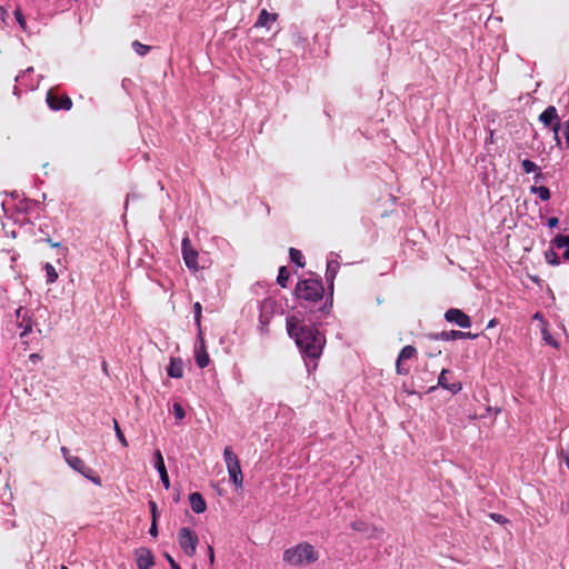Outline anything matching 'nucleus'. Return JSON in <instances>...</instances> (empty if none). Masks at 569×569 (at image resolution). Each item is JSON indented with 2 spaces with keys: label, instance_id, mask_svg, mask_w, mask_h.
Returning a JSON list of instances; mask_svg holds the SVG:
<instances>
[{
  "label": "nucleus",
  "instance_id": "f257e3e1",
  "mask_svg": "<svg viewBox=\"0 0 569 569\" xmlns=\"http://www.w3.org/2000/svg\"><path fill=\"white\" fill-rule=\"evenodd\" d=\"M286 327L305 356L311 359L321 356L326 339L315 326L305 325L297 316H291L287 318Z\"/></svg>",
  "mask_w": 569,
  "mask_h": 569
},
{
  "label": "nucleus",
  "instance_id": "f03ea898",
  "mask_svg": "<svg viewBox=\"0 0 569 569\" xmlns=\"http://www.w3.org/2000/svg\"><path fill=\"white\" fill-rule=\"evenodd\" d=\"M318 558V552L308 542L298 543L283 552V561L292 566L313 563Z\"/></svg>",
  "mask_w": 569,
  "mask_h": 569
},
{
  "label": "nucleus",
  "instance_id": "7ed1b4c3",
  "mask_svg": "<svg viewBox=\"0 0 569 569\" xmlns=\"http://www.w3.org/2000/svg\"><path fill=\"white\" fill-rule=\"evenodd\" d=\"M325 289L322 282L316 279H305L297 283L295 295L299 300L318 302L322 300Z\"/></svg>",
  "mask_w": 569,
  "mask_h": 569
},
{
  "label": "nucleus",
  "instance_id": "20e7f679",
  "mask_svg": "<svg viewBox=\"0 0 569 569\" xmlns=\"http://www.w3.org/2000/svg\"><path fill=\"white\" fill-rule=\"evenodd\" d=\"M223 458L231 482L237 488H242L243 476L240 467V460L238 456L232 451L231 447L224 448Z\"/></svg>",
  "mask_w": 569,
  "mask_h": 569
},
{
  "label": "nucleus",
  "instance_id": "39448f33",
  "mask_svg": "<svg viewBox=\"0 0 569 569\" xmlns=\"http://www.w3.org/2000/svg\"><path fill=\"white\" fill-rule=\"evenodd\" d=\"M178 542H179L180 548L183 550V552L188 557H192V556H194V553L197 551V545L199 542V538H198V535L193 530H191L187 527H183V528H180L178 531Z\"/></svg>",
  "mask_w": 569,
  "mask_h": 569
},
{
  "label": "nucleus",
  "instance_id": "423d86ee",
  "mask_svg": "<svg viewBox=\"0 0 569 569\" xmlns=\"http://www.w3.org/2000/svg\"><path fill=\"white\" fill-rule=\"evenodd\" d=\"M539 121L542 122L546 127L552 124V131L555 133V140L557 146L561 144L559 138V130L561 129V123L559 122V117L556 107L549 106L540 116Z\"/></svg>",
  "mask_w": 569,
  "mask_h": 569
},
{
  "label": "nucleus",
  "instance_id": "0eeeda50",
  "mask_svg": "<svg viewBox=\"0 0 569 569\" xmlns=\"http://www.w3.org/2000/svg\"><path fill=\"white\" fill-rule=\"evenodd\" d=\"M73 470L81 473L83 477L92 481L97 486H101V478L94 473V471L86 465V462L78 456L68 457L67 462Z\"/></svg>",
  "mask_w": 569,
  "mask_h": 569
},
{
  "label": "nucleus",
  "instance_id": "6e6552de",
  "mask_svg": "<svg viewBox=\"0 0 569 569\" xmlns=\"http://www.w3.org/2000/svg\"><path fill=\"white\" fill-rule=\"evenodd\" d=\"M47 103L50 109L58 111V110H70L72 108V100L69 96L57 94L52 89L48 91L47 93Z\"/></svg>",
  "mask_w": 569,
  "mask_h": 569
},
{
  "label": "nucleus",
  "instance_id": "1a4fd4ad",
  "mask_svg": "<svg viewBox=\"0 0 569 569\" xmlns=\"http://www.w3.org/2000/svg\"><path fill=\"white\" fill-rule=\"evenodd\" d=\"M181 251L186 266L189 269H198V251L192 248L191 240L188 236L182 239Z\"/></svg>",
  "mask_w": 569,
  "mask_h": 569
},
{
  "label": "nucleus",
  "instance_id": "9d476101",
  "mask_svg": "<svg viewBox=\"0 0 569 569\" xmlns=\"http://www.w3.org/2000/svg\"><path fill=\"white\" fill-rule=\"evenodd\" d=\"M445 319L448 322L455 323L460 328H470L471 327V319L470 317L465 313L462 310L457 308H450L445 313Z\"/></svg>",
  "mask_w": 569,
  "mask_h": 569
},
{
  "label": "nucleus",
  "instance_id": "9b49d317",
  "mask_svg": "<svg viewBox=\"0 0 569 569\" xmlns=\"http://www.w3.org/2000/svg\"><path fill=\"white\" fill-rule=\"evenodd\" d=\"M452 373L449 370L442 369L438 377V385L429 387V392L436 390L438 387L449 390L452 395H456L461 390L460 382H450Z\"/></svg>",
  "mask_w": 569,
  "mask_h": 569
},
{
  "label": "nucleus",
  "instance_id": "f8f14e48",
  "mask_svg": "<svg viewBox=\"0 0 569 569\" xmlns=\"http://www.w3.org/2000/svg\"><path fill=\"white\" fill-rule=\"evenodd\" d=\"M416 353L417 350L412 346H406L402 348L396 362L397 372L399 375H407L409 372L410 367L407 366L406 362L415 358Z\"/></svg>",
  "mask_w": 569,
  "mask_h": 569
},
{
  "label": "nucleus",
  "instance_id": "ddd939ff",
  "mask_svg": "<svg viewBox=\"0 0 569 569\" xmlns=\"http://www.w3.org/2000/svg\"><path fill=\"white\" fill-rule=\"evenodd\" d=\"M139 569H150L154 565V558L150 549L141 547L134 550Z\"/></svg>",
  "mask_w": 569,
  "mask_h": 569
},
{
  "label": "nucleus",
  "instance_id": "4468645a",
  "mask_svg": "<svg viewBox=\"0 0 569 569\" xmlns=\"http://www.w3.org/2000/svg\"><path fill=\"white\" fill-rule=\"evenodd\" d=\"M198 337H199V340H200V346L196 348L194 358H196V363L198 365V367L203 369V368H206L209 365L210 358H209V355H208V352L206 350V343H204V339H203V336H202V330H200L198 332Z\"/></svg>",
  "mask_w": 569,
  "mask_h": 569
},
{
  "label": "nucleus",
  "instance_id": "2eb2a0df",
  "mask_svg": "<svg viewBox=\"0 0 569 569\" xmlns=\"http://www.w3.org/2000/svg\"><path fill=\"white\" fill-rule=\"evenodd\" d=\"M154 468L160 475V479L166 489L170 487L169 476L164 466L162 453L159 449L154 451Z\"/></svg>",
  "mask_w": 569,
  "mask_h": 569
},
{
  "label": "nucleus",
  "instance_id": "dca6fc26",
  "mask_svg": "<svg viewBox=\"0 0 569 569\" xmlns=\"http://www.w3.org/2000/svg\"><path fill=\"white\" fill-rule=\"evenodd\" d=\"M189 502H190L191 509L196 513H202L207 509L206 500L203 499V497L200 492L190 493Z\"/></svg>",
  "mask_w": 569,
  "mask_h": 569
},
{
  "label": "nucleus",
  "instance_id": "f3484780",
  "mask_svg": "<svg viewBox=\"0 0 569 569\" xmlns=\"http://www.w3.org/2000/svg\"><path fill=\"white\" fill-rule=\"evenodd\" d=\"M168 376L171 378H182L183 376V362L180 358H171L169 367L167 369Z\"/></svg>",
  "mask_w": 569,
  "mask_h": 569
},
{
  "label": "nucleus",
  "instance_id": "a211bd4d",
  "mask_svg": "<svg viewBox=\"0 0 569 569\" xmlns=\"http://www.w3.org/2000/svg\"><path fill=\"white\" fill-rule=\"evenodd\" d=\"M278 18L277 13H269L266 9H262L258 16L256 27L269 28L271 22H274Z\"/></svg>",
  "mask_w": 569,
  "mask_h": 569
},
{
  "label": "nucleus",
  "instance_id": "6ab92c4d",
  "mask_svg": "<svg viewBox=\"0 0 569 569\" xmlns=\"http://www.w3.org/2000/svg\"><path fill=\"white\" fill-rule=\"evenodd\" d=\"M435 339L440 340H458L462 339V331L450 330V331H441L440 333H435L432 336Z\"/></svg>",
  "mask_w": 569,
  "mask_h": 569
},
{
  "label": "nucleus",
  "instance_id": "aec40b11",
  "mask_svg": "<svg viewBox=\"0 0 569 569\" xmlns=\"http://www.w3.org/2000/svg\"><path fill=\"white\" fill-rule=\"evenodd\" d=\"M339 263L335 260L328 261L327 263V271H326V279L330 282V287H333V280L338 273Z\"/></svg>",
  "mask_w": 569,
  "mask_h": 569
},
{
  "label": "nucleus",
  "instance_id": "412c9836",
  "mask_svg": "<svg viewBox=\"0 0 569 569\" xmlns=\"http://www.w3.org/2000/svg\"><path fill=\"white\" fill-rule=\"evenodd\" d=\"M289 278H290V272H289L288 268L284 266L280 267L278 278H277V283L281 288H287Z\"/></svg>",
  "mask_w": 569,
  "mask_h": 569
},
{
  "label": "nucleus",
  "instance_id": "4be33fe9",
  "mask_svg": "<svg viewBox=\"0 0 569 569\" xmlns=\"http://www.w3.org/2000/svg\"><path fill=\"white\" fill-rule=\"evenodd\" d=\"M289 256H290V260L293 263H296L298 267H300V268L305 267L303 257H302V253H301L300 250H298L296 248H290L289 249Z\"/></svg>",
  "mask_w": 569,
  "mask_h": 569
},
{
  "label": "nucleus",
  "instance_id": "5701e85b",
  "mask_svg": "<svg viewBox=\"0 0 569 569\" xmlns=\"http://www.w3.org/2000/svg\"><path fill=\"white\" fill-rule=\"evenodd\" d=\"M44 270H46V273H47V283H53L57 281L58 279V272L56 271L54 267L47 262L44 264Z\"/></svg>",
  "mask_w": 569,
  "mask_h": 569
},
{
  "label": "nucleus",
  "instance_id": "b1692460",
  "mask_svg": "<svg viewBox=\"0 0 569 569\" xmlns=\"http://www.w3.org/2000/svg\"><path fill=\"white\" fill-rule=\"evenodd\" d=\"M531 192L537 193L542 201H547L550 199V191L547 187H531Z\"/></svg>",
  "mask_w": 569,
  "mask_h": 569
},
{
  "label": "nucleus",
  "instance_id": "393cba45",
  "mask_svg": "<svg viewBox=\"0 0 569 569\" xmlns=\"http://www.w3.org/2000/svg\"><path fill=\"white\" fill-rule=\"evenodd\" d=\"M552 243L559 249H561V248L569 249V234H567V236L557 234L555 237V239L552 240Z\"/></svg>",
  "mask_w": 569,
  "mask_h": 569
},
{
  "label": "nucleus",
  "instance_id": "a878e982",
  "mask_svg": "<svg viewBox=\"0 0 569 569\" xmlns=\"http://www.w3.org/2000/svg\"><path fill=\"white\" fill-rule=\"evenodd\" d=\"M132 48L134 49V51L143 57L146 56L147 53H149V51L151 50V47L150 46H147V44H142L141 42H139L138 40H134L132 42Z\"/></svg>",
  "mask_w": 569,
  "mask_h": 569
},
{
  "label": "nucleus",
  "instance_id": "bb28decb",
  "mask_svg": "<svg viewBox=\"0 0 569 569\" xmlns=\"http://www.w3.org/2000/svg\"><path fill=\"white\" fill-rule=\"evenodd\" d=\"M546 261L551 266H558L560 260L558 258L557 252L553 249H549L545 252Z\"/></svg>",
  "mask_w": 569,
  "mask_h": 569
},
{
  "label": "nucleus",
  "instance_id": "cd10ccee",
  "mask_svg": "<svg viewBox=\"0 0 569 569\" xmlns=\"http://www.w3.org/2000/svg\"><path fill=\"white\" fill-rule=\"evenodd\" d=\"M521 164H522V169L526 173H531V172L539 170V167L533 161H531L529 159H525Z\"/></svg>",
  "mask_w": 569,
  "mask_h": 569
},
{
  "label": "nucleus",
  "instance_id": "c85d7f7f",
  "mask_svg": "<svg viewBox=\"0 0 569 569\" xmlns=\"http://www.w3.org/2000/svg\"><path fill=\"white\" fill-rule=\"evenodd\" d=\"M14 14V18L17 20V22L19 23L20 28L26 31L27 30V22H26V19L23 17V13L21 11L20 8H17L13 12Z\"/></svg>",
  "mask_w": 569,
  "mask_h": 569
},
{
  "label": "nucleus",
  "instance_id": "c756f323",
  "mask_svg": "<svg viewBox=\"0 0 569 569\" xmlns=\"http://www.w3.org/2000/svg\"><path fill=\"white\" fill-rule=\"evenodd\" d=\"M193 310H194V320H196L197 327L200 331L201 330V312H202L201 303L196 302L193 305Z\"/></svg>",
  "mask_w": 569,
  "mask_h": 569
},
{
  "label": "nucleus",
  "instance_id": "7c9ffc66",
  "mask_svg": "<svg viewBox=\"0 0 569 569\" xmlns=\"http://www.w3.org/2000/svg\"><path fill=\"white\" fill-rule=\"evenodd\" d=\"M113 423H114V431H116L117 438L119 439V441L121 442V445L123 447H128V441H127L123 432L121 431L118 421L113 420Z\"/></svg>",
  "mask_w": 569,
  "mask_h": 569
},
{
  "label": "nucleus",
  "instance_id": "2f4dec72",
  "mask_svg": "<svg viewBox=\"0 0 569 569\" xmlns=\"http://www.w3.org/2000/svg\"><path fill=\"white\" fill-rule=\"evenodd\" d=\"M173 415L178 420H182L186 416L183 407L178 402L173 403Z\"/></svg>",
  "mask_w": 569,
  "mask_h": 569
},
{
  "label": "nucleus",
  "instance_id": "473e14b6",
  "mask_svg": "<svg viewBox=\"0 0 569 569\" xmlns=\"http://www.w3.org/2000/svg\"><path fill=\"white\" fill-rule=\"evenodd\" d=\"M350 526L356 531H367L368 527H369L368 523H366L362 520H356V521L351 522Z\"/></svg>",
  "mask_w": 569,
  "mask_h": 569
},
{
  "label": "nucleus",
  "instance_id": "72a5a7b5",
  "mask_svg": "<svg viewBox=\"0 0 569 569\" xmlns=\"http://www.w3.org/2000/svg\"><path fill=\"white\" fill-rule=\"evenodd\" d=\"M149 508L151 513V521H158V507L157 503L153 500L149 501Z\"/></svg>",
  "mask_w": 569,
  "mask_h": 569
},
{
  "label": "nucleus",
  "instance_id": "f704fd0d",
  "mask_svg": "<svg viewBox=\"0 0 569 569\" xmlns=\"http://www.w3.org/2000/svg\"><path fill=\"white\" fill-rule=\"evenodd\" d=\"M561 128H563V134L566 139V147L569 149V121L561 124Z\"/></svg>",
  "mask_w": 569,
  "mask_h": 569
},
{
  "label": "nucleus",
  "instance_id": "c9c22d12",
  "mask_svg": "<svg viewBox=\"0 0 569 569\" xmlns=\"http://www.w3.org/2000/svg\"><path fill=\"white\" fill-rule=\"evenodd\" d=\"M167 561L169 562L171 569H181V567L176 562V560L168 553H164Z\"/></svg>",
  "mask_w": 569,
  "mask_h": 569
},
{
  "label": "nucleus",
  "instance_id": "e433bc0d",
  "mask_svg": "<svg viewBox=\"0 0 569 569\" xmlns=\"http://www.w3.org/2000/svg\"><path fill=\"white\" fill-rule=\"evenodd\" d=\"M490 518L499 523H505L508 520L500 513H490Z\"/></svg>",
  "mask_w": 569,
  "mask_h": 569
},
{
  "label": "nucleus",
  "instance_id": "4c0bfd02",
  "mask_svg": "<svg viewBox=\"0 0 569 569\" xmlns=\"http://www.w3.org/2000/svg\"><path fill=\"white\" fill-rule=\"evenodd\" d=\"M149 533L154 538L158 536V521H151Z\"/></svg>",
  "mask_w": 569,
  "mask_h": 569
},
{
  "label": "nucleus",
  "instance_id": "58836bf2",
  "mask_svg": "<svg viewBox=\"0 0 569 569\" xmlns=\"http://www.w3.org/2000/svg\"><path fill=\"white\" fill-rule=\"evenodd\" d=\"M209 562L212 566L214 563V550L211 546H208Z\"/></svg>",
  "mask_w": 569,
  "mask_h": 569
},
{
  "label": "nucleus",
  "instance_id": "ea45409f",
  "mask_svg": "<svg viewBox=\"0 0 569 569\" xmlns=\"http://www.w3.org/2000/svg\"><path fill=\"white\" fill-rule=\"evenodd\" d=\"M558 223H559V219L556 218V217H551V218L548 219V227L549 228H555V227L558 226Z\"/></svg>",
  "mask_w": 569,
  "mask_h": 569
},
{
  "label": "nucleus",
  "instance_id": "a19ab883",
  "mask_svg": "<svg viewBox=\"0 0 569 569\" xmlns=\"http://www.w3.org/2000/svg\"><path fill=\"white\" fill-rule=\"evenodd\" d=\"M478 338V335L477 333H471V332H465L462 331V339H476Z\"/></svg>",
  "mask_w": 569,
  "mask_h": 569
},
{
  "label": "nucleus",
  "instance_id": "79ce46f5",
  "mask_svg": "<svg viewBox=\"0 0 569 569\" xmlns=\"http://www.w3.org/2000/svg\"><path fill=\"white\" fill-rule=\"evenodd\" d=\"M61 452H62V455H63V457H64V459H66V461H67V462H68V457H73V456L70 453L69 449H67L66 447H62V448H61Z\"/></svg>",
  "mask_w": 569,
  "mask_h": 569
},
{
  "label": "nucleus",
  "instance_id": "37998d69",
  "mask_svg": "<svg viewBox=\"0 0 569 569\" xmlns=\"http://www.w3.org/2000/svg\"><path fill=\"white\" fill-rule=\"evenodd\" d=\"M46 241L52 247V248H59L61 246L60 242H54L50 238H47Z\"/></svg>",
  "mask_w": 569,
  "mask_h": 569
},
{
  "label": "nucleus",
  "instance_id": "c03bdc74",
  "mask_svg": "<svg viewBox=\"0 0 569 569\" xmlns=\"http://www.w3.org/2000/svg\"><path fill=\"white\" fill-rule=\"evenodd\" d=\"M31 331V325L28 323L24 326V330L21 332V336H26Z\"/></svg>",
  "mask_w": 569,
  "mask_h": 569
},
{
  "label": "nucleus",
  "instance_id": "a18cd8bd",
  "mask_svg": "<svg viewBox=\"0 0 569 569\" xmlns=\"http://www.w3.org/2000/svg\"><path fill=\"white\" fill-rule=\"evenodd\" d=\"M496 323H497V320H496V319H491V320L489 321V323H488V326H487V327H488V328H492V327H495V326H496Z\"/></svg>",
  "mask_w": 569,
  "mask_h": 569
},
{
  "label": "nucleus",
  "instance_id": "49530a36",
  "mask_svg": "<svg viewBox=\"0 0 569 569\" xmlns=\"http://www.w3.org/2000/svg\"><path fill=\"white\" fill-rule=\"evenodd\" d=\"M563 259L569 260V248L563 252Z\"/></svg>",
  "mask_w": 569,
  "mask_h": 569
},
{
  "label": "nucleus",
  "instance_id": "de8ad7c7",
  "mask_svg": "<svg viewBox=\"0 0 569 569\" xmlns=\"http://www.w3.org/2000/svg\"><path fill=\"white\" fill-rule=\"evenodd\" d=\"M531 280H532L533 282H536V283H539V281H540V280H539V278H538L537 276L531 277Z\"/></svg>",
  "mask_w": 569,
  "mask_h": 569
},
{
  "label": "nucleus",
  "instance_id": "09e8293b",
  "mask_svg": "<svg viewBox=\"0 0 569 569\" xmlns=\"http://www.w3.org/2000/svg\"><path fill=\"white\" fill-rule=\"evenodd\" d=\"M321 311H323V312H326V313L328 312L327 305H325V306L321 308Z\"/></svg>",
  "mask_w": 569,
  "mask_h": 569
},
{
  "label": "nucleus",
  "instance_id": "8fccbe9b",
  "mask_svg": "<svg viewBox=\"0 0 569 569\" xmlns=\"http://www.w3.org/2000/svg\"><path fill=\"white\" fill-rule=\"evenodd\" d=\"M61 569H68L66 566H61Z\"/></svg>",
  "mask_w": 569,
  "mask_h": 569
},
{
  "label": "nucleus",
  "instance_id": "3c124183",
  "mask_svg": "<svg viewBox=\"0 0 569 569\" xmlns=\"http://www.w3.org/2000/svg\"><path fill=\"white\" fill-rule=\"evenodd\" d=\"M192 569H198V568H197L196 566H193V568H192Z\"/></svg>",
  "mask_w": 569,
  "mask_h": 569
}]
</instances>
